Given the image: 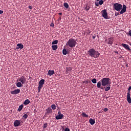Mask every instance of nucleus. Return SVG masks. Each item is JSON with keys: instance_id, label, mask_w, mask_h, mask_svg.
Listing matches in <instances>:
<instances>
[{"instance_id": "33", "label": "nucleus", "mask_w": 131, "mask_h": 131, "mask_svg": "<svg viewBox=\"0 0 131 131\" xmlns=\"http://www.w3.org/2000/svg\"><path fill=\"white\" fill-rule=\"evenodd\" d=\"M42 86V85H40V84H39V86H38V92H40V89H41Z\"/></svg>"}, {"instance_id": "39", "label": "nucleus", "mask_w": 131, "mask_h": 131, "mask_svg": "<svg viewBox=\"0 0 131 131\" xmlns=\"http://www.w3.org/2000/svg\"><path fill=\"white\" fill-rule=\"evenodd\" d=\"M89 83V81H84L83 83L87 84Z\"/></svg>"}, {"instance_id": "18", "label": "nucleus", "mask_w": 131, "mask_h": 131, "mask_svg": "<svg viewBox=\"0 0 131 131\" xmlns=\"http://www.w3.org/2000/svg\"><path fill=\"white\" fill-rule=\"evenodd\" d=\"M97 88H98V89H103V88H102H102L101 87V82H100V81H99V82L97 83Z\"/></svg>"}, {"instance_id": "24", "label": "nucleus", "mask_w": 131, "mask_h": 131, "mask_svg": "<svg viewBox=\"0 0 131 131\" xmlns=\"http://www.w3.org/2000/svg\"><path fill=\"white\" fill-rule=\"evenodd\" d=\"M63 6L65 8H66L67 9H68L69 7L68 3H67L66 2L65 3H64Z\"/></svg>"}, {"instance_id": "27", "label": "nucleus", "mask_w": 131, "mask_h": 131, "mask_svg": "<svg viewBox=\"0 0 131 131\" xmlns=\"http://www.w3.org/2000/svg\"><path fill=\"white\" fill-rule=\"evenodd\" d=\"M85 9L86 11H89L90 9V6H89V5H86Z\"/></svg>"}, {"instance_id": "16", "label": "nucleus", "mask_w": 131, "mask_h": 131, "mask_svg": "<svg viewBox=\"0 0 131 131\" xmlns=\"http://www.w3.org/2000/svg\"><path fill=\"white\" fill-rule=\"evenodd\" d=\"M54 73V71L53 70H49L48 71V75H49V76H52V75H53Z\"/></svg>"}, {"instance_id": "41", "label": "nucleus", "mask_w": 131, "mask_h": 131, "mask_svg": "<svg viewBox=\"0 0 131 131\" xmlns=\"http://www.w3.org/2000/svg\"><path fill=\"white\" fill-rule=\"evenodd\" d=\"M50 26L53 27L54 26V24L53 23H51V24L50 25Z\"/></svg>"}, {"instance_id": "15", "label": "nucleus", "mask_w": 131, "mask_h": 131, "mask_svg": "<svg viewBox=\"0 0 131 131\" xmlns=\"http://www.w3.org/2000/svg\"><path fill=\"white\" fill-rule=\"evenodd\" d=\"M89 122L91 125H94L95 123V120L94 119L91 118L89 120Z\"/></svg>"}, {"instance_id": "11", "label": "nucleus", "mask_w": 131, "mask_h": 131, "mask_svg": "<svg viewBox=\"0 0 131 131\" xmlns=\"http://www.w3.org/2000/svg\"><path fill=\"white\" fill-rule=\"evenodd\" d=\"M130 94L129 93H127V99L128 103H131V98H130Z\"/></svg>"}, {"instance_id": "45", "label": "nucleus", "mask_w": 131, "mask_h": 131, "mask_svg": "<svg viewBox=\"0 0 131 131\" xmlns=\"http://www.w3.org/2000/svg\"><path fill=\"white\" fill-rule=\"evenodd\" d=\"M29 8L30 9H32V6H29Z\"/></svg>"}, {"instance_id": "32", "label": "nucleus", "mask_w": 131, "mask_h": 131, "mask_svg": "<svg viewBox=\"0 0 131 131\" xmlns=\"http://www.w3.org/2000/svg\"><path fill=\"white\" fill-rule=\"evenodd\" d=\"M28 115H27V114H24V115H23V118H24V119H27V118H28Z\"/></svg>"}, {"instance_id": "12", "label": "nucleus", "mask_w": 131, "mask_h": 131, "mask_svg": "<svg viewBox=\"0 0 131 131\" xmlns=\"http://www.w3.org/2000/svg\"><path fill=\"white\" fill-rule=\"evenodd\" d=\"M17 47L16 49L17 50L19 49L21 50L24 48V46L21 43L17 44Z\"/></svg>"}, {"instance_id": "37", "label": "nucleus", "mask_w": 131, "mask_h": 131, "mask_svg": "<svg viewBox=\"0 0 131 131\" xmlns=\"http://www.w3.org/2000/svg\"><path fill=\"white\" fill-rule=\"evenodd\" d=\"M130 90H131V86H129L128 89V93H129V94H130Z\"/></svg>"}, {"instance_id": "3", "label": "nucleus", "mask_w": 131, "mask_h": 131, "mask_svg": "<svg viewBox=\"0 0 131 131\" xmlns=\"http://www.w3.org/2000/svg\"><path fill=\"white\" fill-rule=\"evenodd\" d=\"M110 79L109 78H104L101 80L102 85L105 86L111 84Z\"/></svg>"}, {"instance_id": "25", "label": "nucleus", "mask_w": 131, "mask_h": 131, "mask_svg": "<svg viewBox=\"0 0 131 131\" xmlns=\"http://www.w3.org/2000/svg\"><path fill=\"white\" fill-rule=\"evenodd\" d=\"M57 49V46L55 45V46H52V49L54 51H56Z\"/></svg>"}, {"instance_id": "42", "label": "nucleus", "mask_w": 131, "mask_h": 131, "mask_svg": "<svg viewBox=\"0 0 131 131\" xmlns=\"http://www.w3.org/2000/svg\"><path fill=\"white\" fill-rule=\"evenodd\" d=\"M65 131H70V129L69 128H66L65 129Z\"/></svg>"}, {"instance_id": "50", "label": "nucleus", "mask_w": 131, "mask_h": 131, "mask_svg": "<svg viewBox=\"0 0 131 131\" xmlns=\"http://www.w3.org/2000/svg\"><path fill=\"white\" fill-rule=\"evenodd\" d=\"M93 39H95V37L94 36V37H93Z\"/></svg>"}, {"instance_id": "44", "label": "nucleus", "mask_w": 131, "mask_h": 131, "mask_svg": "<svg viewBox=\"0 0 131 131\" xmlns=\"http://www.w3.org/2000/svg\"><path fill=\"white\" fill-rule=\"evenodd\" d=\"M129 35L131 36V30L129 31Z\"/></svg>"}, {"instance_id": "51", "label": "nucleus", "mask_w": 131, "mask_h": 131, "mask_svg": "<svg viewBox=\"0 0 131 131\" xmlns=\"http://www.w3.org/2000/svg\"><path fill=\"white\" fill-rule=\"evenodd\" d=\"M130 45L131 46V43L130 44Z\"/></svg>"}, {"instance_id": "2", "label": "nucleus", "mask_w": 131, "mask_h": 131, "mask_svg": "<svg viewBox=\"0 0 131 131\" xmlns=\"http://www.w3.org/2000/svg\"><path fill=\"white\" fill-rule=\"evenodd\" d=\"M76 45V41L74 39L71 38L67 42L66 45L70 48L75 47Z\"/></svg>"}, {"instance_id": "40", "label": "nucleus", "mask_w": 131, "mask_h": 131, "mask_svg": "<svg viewBox=\"0 0 131 131\" xmlns=\"http://www.w3.org/2000/svg\"><path fill=\"white\" fill-rule=\"evenodd\" d=\"M108 111V108H105L104 110V111L105 112H107Z\"/></svg>"}, {"instance_id": "14", "label": "nucleus", "mask_w": 131, "mask_h": 131, "mask_svg": "<svg viewBox=\"0 0 131 131\" xmlns=\"http://www.w3.org/2000/svg\"><path fill=\"white\" fill-rule=\"evenodd\" d=\"M46 111L47 112L46 113V114H48L51 113L52 112V110L50 107H49L46 110Z\"/></svg>"}, {"instance_id": "17", "label": "nucleus", "mask_w": 131, "mask_h": 131, "mask_svg": "<svg viewBox=\"0 0 131 131\" xmlns=\"http://www.w3.org/2000/svg\"><path fill=\"white\" fill-rule=\"evenodd\" d=\"M71 71H72L71 68L70 67V68H66L67 74L70 73Z\"/></svg>"}, {"instance_id": "49", "label": "nucleus", "mask_w": 131, "mask_h": 131, "mask_svg": "<svg viewBox=\"0 0 131 131\" xmlns=\"http://www.w3.org/2000/svg\"><path fill=\"white\" fill-rule=\"evenodd\" d=\"M59 15H62V13H59Z\"/></svg>"}, {"instance_id": "35", "label": "nucleus", "mask_w": 131, "mask_h": 131, "mask_svg": "<svg viewBox=\"0 0 131 131\" xmlns=\"http://www.w3.org/2000/svg\"><path fill=\"white\" fill-rule=\"evenodd\" d=\"M57 43H58V40H55V41H54L53 42H52V45H56V44H57Z\"/></svg>"}, {"instance_id": "6", "label": "nucleus", "mask_w": 131, "mask_h": 131, "mask_svg": "<svg viewBox=\"0 0 131 131\" xmlns=\"http://www.w3.org/2000/svg\"><path fill=\"white\" fill-rule=\"evenodd\" d=\"M18 81L22 84H25L26 81V78L24 76H23L18 79Z\"/></svg>"}, {"instance_id": "19", "label": "nucleus", "mask_w": 131, "mask_h": 131, "mask_svg": "<svg viewBox=\"0 0 131 131\" xmlns=\"http://www.w3.org/2000/svg\"><path fill=\"white\" fill-rule=\"evenodd\" d=\"M16 86L18 87V88H20L21 86H23L22 85V83L20 82H18L16 83Z\"/></svg>"}, {"instance_id": "38", "label": "nucleus", "mask_w": 131, "mask_h": 131, "mask_svg": "<svg viewBox=\"0 0 131 131\" xmlns=\"http://www.w3.org/2000/svg\"><path fill=\"white\" fill-rule=\"evenodd\" d=\"M95 5H96L97 7H98V6H99V3H98V2H97V3L95 2Z\"/></svg>"}, {"instance_id": "48", "label": "nucleus", "mask_w": 131, "mask_h": 131, "mask_svg": "<svg viewBox=\"0 0 131 131\" xmlns=\"http://www.w3.org/2000/svg\"><path fill=\"white\" fill-rule=\"evenodd\" d=\"M115 53H116V54H118V52H117V51H115Z\"/></svg>"}, {"instance_id": "8", "label": "nucleus", "mask_w": 131, "mask_h": 131, "mask_svg": "<svg viewBox=\"0 0 131 131\" xmlns=\"http://www.w3.org/2000/svg\"><path fill=\"white\" fill-rule=\"evenodd\" d=\"M20 93V89L15 90L14 91H11V94L12 95L18 94Z\"/></svg>"}, {"instance_id": "23", "label": "nucleus", "mask_w": 131, "mask_h": 131, "mask_svg": "<svg viewBox=\"0 0 131 131\" xmlns=\"http://www.w3.org/2000/svg\"><path fill=\"white\" fill-rule=\"evenodd\" d=\"M23 105H20L18 108V111L20 112L21 111V110L23 109Z\"/></svg>"}, {"instance_id": "36", "label": "nucleus", "mask_w": 131, "mask_h": 131, "mask_svg": "<svg viewBox=\"0 0 131 131\" xmlns=\"http://www.w3.org/2000/svg\"><path fill=\"white\" fill-rule=\"evenodd\" d=\"M48 124L47 123H45L43 126V128H46L47 127Z\"/></svg>"}, {"instance_id": "10", "label": "nucleus", "mask_w": 131, "mask_h": 131, "mask_svg": "<svg viewBox=\"0 0 131 131\" xmlns=\"http://www.w3.org/2000/svg\"><path fill=\"white\" fill-rule=\"evenodd\" d=\"M122 46L123 47H124L126 50L130 51L131 49L129 48V47L128 45L122 43Z\"/></svg>"}, {"instance_id": "34", "label": "nucleus", "mask_w": 131, "mask_h": 131, "mask_svg": "<svg viewBox=\"0 0 131 131\" xmlns=\"http://www.w3.org/2000/svg\"><path fill=\"white\" fill-rule=\"evenodd\" d=\"M103 4V0H100L99 2V4L100 5H102Z\"/></svg>"}, {"instance_id": "21", "label": "nucleus", "mask_w": 131, "mask_h": 131, "mask_svg": "<svg viewBox=\"0 0 131 131\" xmlns=\"http://www.w3.org/2000/svg\"><path fill=\"white\" fill-rule=\"evenodd\" d=\"M108 40H109L108 44L112 45L113 44V38H109Z\"/></svg>"}, {"instance_id": "28", "label": "nucleus", "mask_w": 131, "mask_h": 131, "mask_svg": "<svg viewBox=\"0 0 131 131\" xmlns=\"http://www.w3.org/2000/svg\"><path fill=\"white\" fill-rule=\"evenodd\" d=\"M92 82L93 83L95 84V83H97V79H95V78H94V79H93L92 80Z\"/></svg>"}, {"instance_id": "46", "label": "nucleus", "mask_w": 131, "mask_h": 131, "mask_svg": "<svg viewBox=\"0 0 131 131\" xmlns=\"http://www.w3.org/2000/svg\"><path fill=\"white\" fill-rule=\"evenodd\" d=\"M58 115H62V114H61V112H59L58 113Z\"/></svg>"}, {"instance_id": "5", "label": "nucleus", "mask_w": 131, "mask_h": 131, "mask_svg": "<svg viewBox=\"0 0 131 131\" xmlns=\"http://www.w3.org/2000/svg\"><path fill=\"white\" fill-rule=\"evenodd\" d=\"M102 15L103 17H104L105 19H108V15L106 10H104L102 11Z\"/></svg>"}, {"instance_id": "31", "label": "nucleus", "mask_w": 131, "mask_h": 131, "mask_svg": "<svg viewBox=\"0 0 131 131\" xmlns=\"http://www.w3.org/2000/svg\"><path fill=\"white\" fill-rule=\"evenodd\" d=\"M51 107L53 110H54L56 109V105L55 104H52L51 105Z\"/></svg>"}, {"instance_id": "13", "label": "nucleus", "mask_w": 131, "mask_h": 131, "mask_svg": "<svg viewBox=\"0 0 131 131\" xmlns=\"http://www.w3.org/2000/svg\"><path fill=\"white\" fill-rule=\"evenodd\" d=\"M63 115L62 114V115H58V116H56V119L57 120H59V119H61L63 118Z\"/></svg>"}, {"instance_id": "47", "label": "nucleus", "mask_w": 131, "mask_h": 131, "mask_svg": "<svg viewBox=\"0 0 131 131\" xmlns=\"http://www.w3.org/2000/svg\"><path fill=\"white\" fill-rule=\"evenodd\" d=\"M118 15H119V13H116V14H115V16H118Z\"/></svg>"}, {"instance_id": "30", "label": "nucleus", "mask_w": 131, "mask_h": 131, "mask_svg": "<svg viewBox=\"0 0 131 131\" xmlns=\"http://www.w3.org/2000/svg\"><path fill=\"white\" fill-rule=\"evenodd\" d=\"M111 89V87L110 86H107L105 89V91L106 92H107L108 91H109Z\"/></svg>"}, {"instance_id": "43", "label": "nucleus", "mask_w": 131, "mask_h": 131, "mask_svg": "<svg viewBox=\"0 0 131 131\" xmlns=\"http://www.w3.org/2000/svg\"><path fill=\"white\" fill-rule=\"evenodd\" d=\"M4 13V11L0 10V14Z\"/></svg>"}, {"instance_id": "26", "label": "nucleus", "mask_w": 131, "mask_h": 131, "mask_svg": "<svg viewBox=\"0 0 131 131\" xmlns=\"http://www.w3.org/2000/svg\"><path fill=\"white\" fill-rule=\"evenodd\" d=\"M67 50L65 49H64L63 50V51H62V53H63V54L64 55H67Z\"/></svg>"}, {"instance_id": "4", "label": "nucleus", "mask_w": 131, "mask_h": 131, "mask_svg": "<svg viewBox=\"0 0 131 131\" xmlns=\"http://www.w3.org/2000/svg\"><path fill=\"white\" fill-rule=\"evenodd\" d=\"M113 8L117 11H120L122 8V5L119 3H115L113 5Z\"/></svg>"}, {"instance_id": "1", "label": "nucleus", "mask_w": 131, "mask_h": 131, "mask_svg": "<svg viewBox=\"0 0 131 131\" xmlns=\"http://www.w3.org/2000/svg\"><path fill=\"white\" fill-rule=\"evenodd\" d=\"M88 54L92 57H94L95 58L99 57L100 53L98 51H95L94 49H91L89 50L88 52Z\"/></svg>"}, {"instance_id": "22", "label": "nucleus", "mask_w": 131, "mask_h": 131, "mask_svg": "<svg viewBox=\"0 0 131 131\" xmlns=\"http://www.w3.org/2000/svg\"><path fill=\"white\" fill-rule=\"evenodd\" d=\"M30 102V101L28 99H27V100H26L25 101V102H24V104H25V105H27V104H29Z\"/></svg>"}, {"instance_id": "29", "label": "nucleus", "mask_w": 131, "mask_h": 131, "mask_svg": "<svg viewBox=\"0 0 131 131\" xmlns=\"http://www.w3.org/2000/svg\"><path fill=\"white\" fill-rule=\"evenodd\" d=\"M82 115L84 117H89V116L88 115H86L85 113H83L82 114Z\"/></svg>"}, {"instance_id": "20", "label": "nucleus", "mask_w": 131, "mask_h": 131, "mask_svg": "<svg viewBox=\"0 0 131 131\" xmlns=\"http://www.w3.org/2000/svg\"><path fill=\"white\" fill-rule=\"evenodd\" d=\"M45 83V80L41 79L39 82V84L42 85Z\"/></svg>"}, {"instance_id": "9", "label": "nucleus", "mask_w": 131, "mask_h": 131, "mask_svg": "<svg viewBox=\"0 0 131 131\" xmlns=\"http://www.w3.org/2000/svg\"><path fill=\"white\" fill-rule=\"evenodd\" d=\"M126 5H123V9L121 10V12H120V14H122L123 13H124L126 11Z\"/></svg>"}, {"instance_id": "7", "label": "nucleus", "mask_w": 131, "mask_h": 131, "mask_svg": "<svg viewBox=\"0 0 131 131\" xmlns=\"http://www.w3.org/2000/svg\"><path fill=\"white\" fill-rule=\"evenodd\" d=\"M21 120H15L14 122V125L15 127H18L21 124Z\"/></svg>"}]
</instances>
